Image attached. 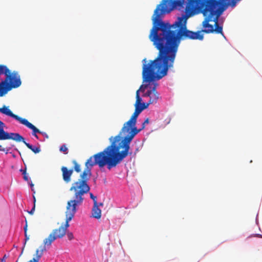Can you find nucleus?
<instances>
[{
    "label": "nucleus",
    "mask_w": 262,
    "mask_h": 262,
    "mask_svg": "<svg viewBox=\"0 0 262 262\" xmlns=\"http://www.w3.org/2000/svg\"><path fill=\"white\" fill-rule=\"evenodd\" d=\"M135 110L130 119L125 122L119 134L111 137V144L103 151L90 157L88 160L98 165L100 168L106 166L108 170L116 167L129 154L130 144L134 137L140 132L136 127L137 119L143 110L140 106H135Z\"/></svg>",
    "instance_id": "1"
},
{
    "label": "nucleus",
    "mask_w": 262,
    "mask_h": 262,
    "mask_svg": "<svg viewBox=\"0 0 262 262\" xmlns=\"http://www.w3.org/2000/svg\"><path fill=\"white\" fill-rule=\"evenodd\" d=\"M148 37L159 52L157 57L147 63L146 59L143 60L144 62L142 67L143 82L148 83L141 85L140 89L142 92L147 90L143 96L149 98V103L156 104L161 98L157 91L158 83L156 81L165 76L168 69L173 68L176 57L149 35Z\"/></svg>",
    "instance_id": "2"
},
{
    "label": "nucleus",
    "mask_w": 262,
    "mask_h": 262,
    "mask_svg": "<svg viewBox=\"0 0 262 262\" xmlns=\"http://www.w3.org/2000/svg\"><path fill=\"white\" fill-rule=\"evenodd\" d=\"M94 165H96L87 160L84 169L80 173L79 178L72 183L70 188V191L74 193L73 198L67 202L65 213L66 223L61 226L66 232L70 226L69 222L72 220L77 211V207L83 203L84 194L90 190L89 181L92 175V169Z\"/></svg>",
    "instance_id": "3"
},
{
    "label": "nucleus",
    "mask_w": 262,
    "mask_h": 262,
    "mask_svg": "<svg viewBox=\"0 0 262 262\" xmlns=\"http://www.w3.org/2000/svg\"><path fill=\"white\" fill-rule=\"evenodd\" d=\"M5 74L6 76L4 81L6 82V85L9 89V91L12 88H16L21 85V81L17 72L11 73L8 67L4 64H0V76Z\"/></svg>",
    "instance_id": "4"
},
{
    "label": "nucleus",
    "mask_w": 262,
    "mask_h": 262,
    "mask_svg": "<svg viewBox=\"0 0 262 262\" xmlns=\"http://www.w3.org/2000/svg\"><path fill=\"white\" fill-rule=\"evenodd\" d=\"M66 234V232L64 230L63 228L60 226L57 229H55L53 230L52 232L49 235L48 237L46 238L43 240V244L45 245V246L43 247H40L41 248L40 251L39 250V253H40L41 251V250L43 248H45L46 251V246H50L51 245L52 243L57 238H62Z\"/></svg>",
    "instance_id": "5"
},
{
    "label": "nucleus",
    "mask_w": 262,
    "mask_h": 262,
    "mask_svg": "<svg viewBox=\"0 0 262 262\" xmlns=\"http://www.w3.org/2000/svg\"><path fill=\"white\" fill-rule=\"evenodd\" d=\"M10 139L18 142H23L28 148L31 149L35 154L39 153L41 150L39 147L33 146L26 142L24 138L18 133H10L9 140Z\"/></svg>",
    "instance_id": "6"
},
{
    "label": "nucleus",
    "mask_w": 262,
    "mask_h": 262,
    "mask_svg": "<svg viewBox=\"0 0 262 262\" xmlns=\"http://www.w3.org/2000/svg\"><path fill=\"white\" fill-rule=\"evenodd\" d=\"M14 119L19 122L21 124L32 129V135L36 138H38V136L36 135L37 133L42 134V132H40L38 128H37L33 124L29 122L27 119L22 118L16 115Z\"/></svg>",
    "instance_id": "7"
},
{
    "label": "nucleus",
    "mask_w": 262,
    "mask_h": 262,
    "mask_svg": "<svg viewBox=\"0 0 262 262\" xmlns=\"http://www.w3.org/2000/svg\"><path fill=\"white\" fill-rule=\"evenodd\" d=\"M63 180L66 183L71 181V176L73 173V169H69L67 167L62 166L61 168Z\"/></svg>",
    "instance_id": "8"
},
{
    "label": "nucleus",
    "mask_w": 262,
    "mask_h": 262,
    "mask_svg": "<svg viewBox=\"0 0 262 262\" xmlns=\"http://www.w3.org/2000/svg\"><path fill=\"white\" fill-rule=\"evenodd\" d=\"M5 124L0 120V140H9L10 133L4 130Z\"/></svg>",
    "instance_id": "9"
},
{
    "label": "nucleus",
    "mask_w": 262,
    "mask_h": 262,
    "mask_svg": "<svg viewBox=\"0 0 262 262\" xmlns=\"http://www.w3.org/2000/svg\"><path fill=\"white\" fill-rule=\"evenodd\" d=\"M92 216L97 219H99L101 216V210L98 207V204H94L92 210Z\"/></svg>",
    "instance_id": "10"
},
{
    "label": "nucleus",
    "mask_w": 262,
    "mask_h": 262,
    "mask_svg": "<svg viewBox=\"0 0 262 262\" xmlns=\"http://www.w3.org/2000/svg\"><path fill=\"white\" fill-rule=\"evenodd\" d=\"M215 3L222 4L223 6H230L233 8L235 6V0H213Z\"/></svg>",
    "instance_id": "11"
},
{
    "label": "nucleus",
    "mask_w": 262,
    "mask_h": 262,
    "mask_svg": "<svg viewBox=\"0 0 262 262\" xmlns=\"http://www.w3.org/2000/svg\"><path fill=\"white\" fill-rule=\"evenodd\" d=\"M0 112L13 118H14L15 116H16V115L13 114L12 112L9 108V107L6 106V105H4L3 107L0 108Z\"/></svg>",
    "instance_id": "12"
},
{
    "label": "nucleus",
    "mask_w": 262,
    "mask_h": 262,
    "mask_svg": "<svg viewBox=\"0 0 262 262\" xmlns=\"http://www.w3.org/2000/svg\"><path fill=\"white\" fill-rule=\"evenodd\" d=\"M0 112L13 118H14L15 116H16V115L13 114L12 112L9 108V107L6 106V105H4L3 107L0 108Z\"/></svg>",
    "instance_id": "13"
},
{
    "label": "nucleus",
    "mask_w": 262,
    "mask_h": 262,
    "mask_svg": "<svg viewBox=\"0 0 262 262\" xmlns=\"http://www.w3.org/2000/svg\"><path fill=\"white\" fill-rule=\"evenodd\" d=\"M9 91V89L6 85V81L0 82V97H2L6 94Z\"/></svg>",
    "instance_id": "14"
},
{
    "label": "nucleus",
    "mask_w": 262,
    "mask_h": 262,
    "mask_svg": "<svg viewBox=\"0 0 262 262\" xmlns=\"http://www.w3.org/2000/svg\"><path fill=\"white\" fill-rule=\"evenodd\" d=\"M43 250H45V248H43L41 250V251L40 253H39V250L37 249L35 252V257L33 258L32 259L28 261V262H38L40 258L41 257L42 255Z\"/></svg>",
    "instance_id": "15"
},
{
    "label": "nucleus",
    "mask_w": 262,
    "mask_h": 262,
    "mask_svg": "<svg viewBox=\"0 0 262 262\" xmlns=\"http://www.w3.org/2000/svg\"><path fill=\"white\" fill-rule=\"evenodd\" d=\"M140 91H141L140 89L136 91V101L135 106H140V105L141 104L142 99L140 97V94H139Z\"/></svg>",
    "instance_id": "16"
},
{
    "label": "nucleus",
    "mask_w": 262,
    "mask_h": 262,
    "mask_svg": "<svg viewBox=\"0 0 262 262\" xmlns=\"http://www.w3.org/2000/svg\"><path fill=\"white\" fill-rule=\"evenodd\" d=\"M72 163L74 165L73 168L74 170L77 173L81 172V169L80 165L75 160L72 161Z\"/></svg>",
    "instance_id": "17"
},
{
    "label": "nucleus",
    "mask_w": 262,
    "mask_h": 262,
    "mask_svg": "<svg viewBox=\"0 0 262 262\" xmlns=\"http://www.w3.org/2000/svg\"><path fill=\"white\" fill-rule=\"evenodd\" d=\"M25 242L24 243V246H23V249H22L21 252L20 254L19 255V257H20L21 256V255L23 254L25 246V245L26 244V242H27V241H28L29 239V236L27 235V233H25Z\"/></svg>",
    "instance_id": "18"
},
{
    "label": "nucleus",
    "mask_w": 262,
    "mask_h": 262,
    "mask_svg": "<svg viewBox=\"0 0 262 262\" xmlns=\"http://www.w3.org/2000/svg\"><path fill=\"white\" fill-rule=\"evenodd\" d=\"M60 151L64 152L65 154H67L68 148L67 147L65 144L61 145L60 147Z\"/></svg>",
    "instance_id": "19"
},
{
    "label": "nucleus",
    "mask_w": 262,
    "mask_h": 262,
    "mask_svg": "<svg viewBox=\"0 0 262 262\" xmlns=\"http://www.w3.org/2000/svg\"><path fill=\"white\" fill-rule=\"evenodd\" d=\"M149 122V119L146 118L142 124V128L139 129V130H140V132L141 130H142V129H143L145 128V124H148Z\"/></svg>",
    "instance_id": "20"
},
{
    "label": "nucleus",
    "mask_w": 262,
    "mask_h": 262,
    "mask_svg": "<svg viewBox=\"0 0 262 262\" xmlns=\"http://www.w3.org/2000/svg\"><path fill=\"white\" fill-rule=\"evenodd\" d=\"M90 198L93 200L94 204H97V198L96 196H94L92 193H90Z\"/></svg>",
    "instance_id": "21"
},
{
    "label": "nucleus",
    "mask_w": 262,
    "mask_h": 262,
    "mask_svg": "<svg viewBox=\"0 0 262 262\" xmlns=\"http://www.w3.org/2000/svg\"><path fill=\"white\" fill-rule=\"evenodd\" d=\"M67 237L69 240L71 241L74 239V235L71 232H68L67 233Z\"/></svg>",
    "instance_id": "22"
},
{
    "label": "nucleus",
    "mask_w": 262,
    "mask_h": 262,
    "mask_svg": "<svg viewBox=\"0 0 262 262\" xmlns=\"http://www.w3.org/2000/svg\"><path fill=\"white\" fill-rule=\"evenodd\" d=\"M151 103H149V101L147 103H141V104L140 105V107L141 108H143V110L145 108H146L149 104Z\"/></svg>",
    "instance_id": "23"
},
{
    "label": "nucleus",
    "mask_w": 262,
    "mask_h": 262,
    "mask_svg": "<svg viewBox=\"0 0 262 262\" xmlns=\"http://www.w3.org/2000/svg\"><path fill=\"white\" fill-rule=\"evenodd\" d=\"M183 2L184 0H177L174 2L173 4H174V6H178L181 5Z\"/></svg>",
    "instance_id": "24"
},
{
    "label": "nucleus",
    "mask_w": 262,
    "mask_h": 262,
    "mask_svg": "<svg viewBox=\"0 0 262 262\" xmlns=\"http://www.w3.org/2000/svg\"><path fill=\"white\" fill-rule=\"evenodd\" d=\"M23 174L24 175V180H26V181H28V177L27 176L26 170H24L23 171Z\"/></svg>",
    "instance_id": "25"
},
{
    "label": "nucleus",
    "mask_w": 262,
    "mask_h": 262,
    "mask_svg": "<svg viewBox=\"0 0 262 262\" xmlns=\"http://www.w3.org/2000/svg\"><path fill=\"white\" fill-rule=\"evenodd\" d=\"M35 204H34L33 207L32 208V209L31 210V211L28 212L30 214H33V213H34V211L35 210Z\"/></svg>",
    "instance_id": "26"
},
{
    "label": "nucleus",
    "mask_w": 262,
    "mask_h": 262,
    "mask_svg": "<svg viewBox=\"0 0 262 262\" xmlns=\"http://www.w3.org/2000/svg\"><path fill=\"white\" fill-rule=\"evenodd\" d=\"M7 258V255L5 254L4 255L2 258L1 259L0 261L1 262H6V260Z\"/></svg>",
    "instance_id": "27"
},
{
    "label": "nucleus",
    "mask_w": 262,
    "mask_h": 262,
    "mask_svg": "<svg viewBox=\"0 0 262 262\" xmlns=\"http://www.w3.org/2000/svg\"><path fill=\"white\" fill-rule=\"evenodd\" d=\"M25 233H27V223H26L25 226L24 227Z\"/></svg>",
    "instance_id": "28"
},
{
    "label": "nucleus",
    "mask_w": 262,
    "mask_h": 262,
    "mask_svg": "<svg viewBox=\"0 0 262 262\" xmlns=\"http://www.w3.org/2000/svg\"><path fill=\"white\" fill-rule=\"evenodd\" d=\"M0 151H5V148H2V146L0 145Z\"/></svg>",
    "instance_id": "29"
},
{
    "label": "nucleus",
    "mask_w": 262,
    "mask_h": 262,
    "mask_svg": "<svg viewBox=\"0 0 262 262\" xmlns=\"http://www.w3.org/2000/svg\"><path fill=\"white\" fill-rule=\"evenodd\" d=\"M254 236L262 237V236L260 234H254Z\"/></svg>",
    "instance_id": "30"
},
{
    "label": "nucleus",
    "mask_w": 262,
    "mask_h": 262,
    "mask_svg": "<svg viewBox=\"0 0 262 262\" xmlns=\"http://www.w3.org/2000/svg\"><path fill=\"white\" fill-rule=\"evenodd\" d=\"M33 201H34V204H35L36 199L34 196H33Z\"/></svg>",
    "instance_id": "31"
},
{
    "label": "nucleus",
    "mask_w": 262,
    "mask_h": 262,
    "mask_svg": "<svg viewBox=\"0 0 262 262\" xmlns=\"http://www.w3.org/2000/svg\"><path fill=\"white\" fill-rule=\"evenodd\" d=\"M241 0H235V5H236V4L239 2V1H241Z\"/></svg>",
    "instance_id": "32"
},
{
    "label": "nucleus",
    "mask_w": 262,
    "mask_h": 262,
    "mask_svg": "<svg viewBox=\"0 0 262 262\" xmlns=\"http://www.w3.org/2000/svg\"><path fill=\"white\" fill-rule=\"evenodd\" d=\"M42 134L43 135H44V136H46L47 137H48V136H47V135L46 134V133H43V132H42Z\"/></svg>",
    "instance_id": "33"
},
{
    "label": "nucleus",
    "mask_w": 262,
    "mask_h": 262,
    "mask_svg": "<svg viewBox=\"0 0 262 262\" xmlns=\"http://www.w3.org/2000/svg\"><path fill=\"white\" fill-rule=\"evenodd\" d=\"M103 206V203H100L98 205V206Z\"/></svg>",
    "instance_id": "34"
},
{
    "label": "nucleus",
    "mask_w": 262,
    "mask_h": 262,
    "mask_svg": "<svg viewBox=\"0 0 262 262\" xmlns=\"http://www.w3.org/2000/svg\"><path fill=\"white\" fill-rule=\"evenodd\" d=\"M31 187H33L34 186V185L33 184H31Z\"/></svg>",
    "instance_id": "35"
},
{
    "label": "nucleus",
    "mask_w": 262,
    "mask_h": 262,
    "mask_svg": "<svg viewBox=\"0 0 262 262\" xmlns=\"http://www.w3.org/2000/svg\"><path fill=\"white\" fill-rule=\"evenodd\" d=\"M18 260L17 259L16 262H18Z\"/></svg>",
    "instance_id": "36"
}]
</instances>
